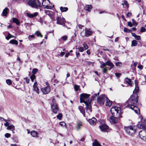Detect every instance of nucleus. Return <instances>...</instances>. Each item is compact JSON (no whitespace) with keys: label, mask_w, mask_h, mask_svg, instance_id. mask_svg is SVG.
I'll list each match as a JSON object with an SVG mask.
<instances>
[{"label":"nucleus","mask_w":146,"mask_h":146,"mask_svg":"<svg viewBox=\"0 0 146 146\" xmlns=\"http://www.w3.org/2000/svg\"><path fill=\"white\" fill-rule=\"evenodd\" d=\"M111 113L113 116H108V119L112 121L115 123H117L119 120V118L122 117L121 108L120 107H112L110 110Z\"/></svg>","instance_id":"1"},{"label":"nucleus","mask_w":146,"mask_h":146,"mask_svg":"<svg viewBox=\"0 0 146 146\" xmlns=\"http://www.w3.org/2000/svg\"><path fill=\"white\" fill-rule=\"evenodd\" d=\"M51 109L52 112L56 114L59 111V108L57 104L56 103L55 100L53 98L52 102L51 103Z\"/></svg>","instance_id":"2"},{"label":"nucleus","mask_w":146,"mask_h":146,"mask_svg":"<svg viewBox=\"0 0 146 146\" xmlns=\"http://www.w3.org/2000/svg\"><path fill=\"white\" fill-rule=\"evenodd\" d=\"M28 1L29 5L33 7L37 8L38 7H42L41 4L38 0H29Z\"/></svg>","instance_id":"3"},{"label":"nucleus","mask_w":146,"mask_h":146,"mask_svg":"<svg viewBox=\"0 0 146 146\" xmlns=\"http://www.w3.org/2000/svg\"><path fill=\"white\" fill-rule=\"evenodd\" d=\"M124 129L126 133L130 135H132L136 131V129L132 126H129L128 127H124Z\"/></svg>","instance_id":"4"},{"label":"nucleus","mask_w":146,"mask_h":146,"mask_svg":"<svg viewBox=\"0 0 146 146\" xmlns=\"http://www.w3.org/2000/svg\"><path fill=\"white\" fill-rule=\"evenodd\" d=\"M138 97L137 94L131 95L130 98L127 101V103L130 104H136L137 102Z\"/></svg>","instance_id":"5"},{"label":"nucleus","mask_w":146,"mask_h":146,"mask_svg":"<svg viewBox=\"0 0 146 146\" xmlns=\"http://www.w3.org/2000/svg\"><path fill=\"white\" fill-rule=\"evenodd\" d=\"M90 96L89 94L86 93H83L80 95V101L81 103H84L87 102L88 98Z\"/></svg>","instance_id":"6"},{"label":"nucleus","mask_w":146,"mask_h":146,"mask_svg":"<svg viewBox=\"0 0 146 146\" xmlns=\"http://www.w3.org/2000/svg\"><path fill=\"white\" fill-rule=\"evenodd\" d=\"M42 6L44 7V8L51 9L54 7V5L52 6L50 5V2L48 0H43L42 3Z\"/></svg>","instance_id":"7"},{"label":"nucleus","mask_w":146,"mask_h":146,"mask_svg":"<svg viewBox=\"0 0 146 146\" xmlns=\"http://www.w3.org/2000/svg\"><path fill=\"white\" fill-rule=\"evenodd\" d=\"M107 99H108V98L106 97L105 95L103 94L98 98L97 103L100 105H102Z\"/></svg>","instance_id":"8"},{"label":"nucleus","mask_w":146,"mask_h":146,"mask_svg":"<svg viewBox=\"0 0 146 146\" xmlns=\"http://www.w3.org/2000/svg\"><path fill=\"white\" fill-rule=\"evenodd\" d=\"M56 23L58 24L63 25L65 23V19L64 18L60 17H57L56 18Z\"/></svg>","instance_id":"9"},{"label":"nucleus","mask_w":146,"mask_h":146,"mask_svg":"<svg viewBox=\"0 0 146 146\" xmlns=\"http://www.w3.org/2000/svg\"><path fill=\"white\" fill-rule=\"evenodd\" d=\"M106 65L109 66L111 69L113 68L114 66V65L113 63L110 61L108 60L107 61L106 63H102L100 66V68H103L105 67Z\"/></svg>","instance_id":"10"},{"label":"nucleus","mask_w":146,"mask_h":146,"mask_svg":"<svg viewBox=\"0 0 146 146\" xmlns=\"http://www.w3.org/2000/svg\"><path fill=\"white\" fill-rule=\"evenodd\" d=\"M140 137L143 140L146 141V131L143 129L140 131L139 133Z\"/></svg>","instance_id":"11"},{"label":"nucleus","mask_w":146,"mask_h":146,"mask_svg":"<svg viewBox=\"0 0 146 146\" xmlns=\"http://www.w3.org/2000/svg\"><path fill=\"white\" fill-rule=\"evenodd\" d=\"M91 100L90 99H88V102L85 103L87 111H88V112H92V106L91 105Z\"/></svg>","instance_id":"12"},{"label":"nucleus","mask_w":146,"mask_h":146,"mask_svg":"<svg viewBox=\"0 0 146 146\" xmlns=\"http://www.w3.org/2000/svg\"><path fill=\"white\" fill-rule=\"evenodd\" d=\"M128 107L134 110L136 113L137 114L139 113V110L136 106L134 105L129 104L128 106Z\"/></svg>","instance_id":"13"},{"label":"nucleus","mask_w":146,"mask_h":146,"mask_svg":"<svg viewBox=\"0 0 146 146\" xmlns=\"http://www.w3.org/2000/svg\"><path fill=\"white\" fill-rule=\"evenodd\" d=\"M93 33V32L90 29L86 28L85 30V36L86 37H88L91 36Z\"/></svg>","instance_id":"14"},{"label":"nucleus","mask_w":146,"mask_h":146,"mask_svg":"<svg viewBox=\"0 0 146 146\" xmlns=\"http://www.w3.org/2000/svg\"><path fill=\"white\" fill-rule=\"evenodd\" d=\"M41 90L44 94H47L50 92V89L49 86H47L42 88Z\"/></svg>","instance_id":"15"},{"label":"nucleus","mask_w":146,"mask_h":146,"mask_svg":"<svg viewBox=\"0 0 146 146\" xmlns=\"http://www.w3.org/2000/svg\"><path fill=\"white\" fill-rule=\"evenodd\" d=\"M99 127L102 131L105 132L108 129V126L106 124H102L99 126Z\"/></svg>","instance_id":"16"},{"label":"nucleus","mask_w":146,"mask_h":146,"mask_svg":"<svg viewBox=\"0 0 146 146\" xmlns=\"http://www.w3.org/2000/svg\"><path fill=\"white\" fill-rule=\"evenodd\" d=\"M34 90L38 94H39V90L38 88L37 87V83L35 82L33 85Z\"/></svg>","instance_id":"17"},{"label":"nucleus","mask_w":146,"mask_h":146,"mask_svg":"<svg viewBox=\"0 0 146 146\" xmlns=\"http://www.w3.org/2000/svg\"><path fill=\"white\" fill-rule=\"evenodd\" d=\"M97 120L94 117H92L91 119H89L88 120L89 122L91 125H94L96 124Z\"/></svg>","instance_id":"18"},{"label":"nucleus","mask_w":146,"mask_h":146,"mask_svg":"<svg viewBox=\"0 0 146 146\" xmlns=\"http://www.w3.org/2000/svg\"><path fill=\"white\" fill-rule=\"evenodd\" d=\"M137 127L139 129H145V125L143 123H141L140 122H139L137 125Z\"/></svg>","instance_id":"19"},{"label":"nucleus","mask_w":146,"mask_h":146,"mask_svg":"<svg viewBox=\"0 0 146 146\" xmlns=\"http://www.w3.org/2000/svg\"><path fill=\"white\" fill-rule=\"evenodd\" d=\"M8 11H9V9L7 7L5 8L3 10L1 15L4 16H6Z\"/></svg>","instance_id":"20"},{"label":"nucleus","mask_w":146,"mask_h":146,"mask_svg":"<svg viewBox=\"0 0 146 146\" xmlns=\"http://www.w3.org/2000/svg\"><path fill=\"white\" fill-rule=\"evenodd\" d=\"M135 88L133 91V94H137V93L139 91V88L138 86V84L137 83L135 84Z\"/></svg>","instance_id":"21"},{"label":"nucleus","mask_w":146,"mask_h":146,"mask_svg":"<svg viewBox=\"0 0 146 146\" xmlns=\"http://www.w3.org/2000/svg\"><path fill=\"white\" fill-rule=\"evenodd\" d=\"M78 109L80 112L83 114L84 116H85V111L84 108L82 106H79Z\"/></svg>","instance_id":"22"},{"label":"nucleus","mask_w":146,"mask_h":146,"mask_svg":"<svg viewBox=\"0 0 146 146\" xmlns=\"http://www.w3.org/2000/svg\"><path fill=\"white\" fill-rule=\"evenodd\" d=\"M31 135L34 137H38L37 132L35 131H31Z\"/></svg>","instance_id":"23"},{"label":"nucleus","mask_w":146,"mask_h":146,"mask_svg":"<svg viewBox=\"0 0 146 146\" xmlns=\"http://www.w3.org/2000/svg\"><path fill=\"white\" fill-rule=\"evenodd\" d=\"M7 129L9 130H11L12 131H13L15 130V127L14 125L12 124L8 126Z\"/></svg>","instance_id":"24"},{"label":"nucleus","mask_w":146,"mask_h":146,"mask_svg":"<svg viewBox=\"0 0 146 146\" xmlns=\"http://www.w3.org/2000/svg\"><path fill=\"white\" fill-rule=\"evenodd\" d=\"M86 8L85 9V10L88 12H90L92 8V7L91 5H87L86 6Z\"/></svg>","instance_id":"25"},{"label":"nucleus","mask_w":146,"mask_h":146,"mask_svg":"<svg viewBox=\"0 0 146 146\" xmlns=\"http://www.w3.org/2000/svg\"><path fill=\"white\" fill-rule=\"evenodd\" d=\"M93 146H101V145L98 142L96 139H95L94 142L93 143Z\"/></svg>","instance_id":"26"},{"label":"nucleus","mask_w":146,"mask_h":146,"mask_svg":"<svg viewBox=\"0 0 146 146\" xmlns=\"http://www.w3.org/2000/svg\"><path fill=\"white\" fill-rule=\"evenodd\" d=\"M106 100V106H110L112 104V102L110 101L108 98Z\"/></svg>","instance_id":"27"},{"label":"nucleus","mask_w":146,"mask_h":146,"mask_svg":"<svg viewBox=\"0 0 146 146\" xmlns=\"http://www.w3.org/2000/svg\"><path fill=\"white\" fill-rule=\"evenodd\" d=\"M13 22L15 23L17 25H19L20 23L19 20L15 18H13Z\"/></svg>","instance_id":"28"},{"label":"nucleus","mask_w":146,"mask_h":146,"mask_svg":"<svg viewBox=\"0 0 146 146\" xmlns=\"http://www.w3.org/2000/svg\"><path fill=\"white\" fill-rule=\"evenodd\" d=\"M125 80L126 82L130 86H132V84H131L132 81L130 79H129L128 78H126L125 79Z\"/></svg>","instance_id":"29"},{"label":"nucleus","mask_w":146,"mask_h":146,"mask_svg":"<svg viewBox=\"0 0 146 146\" xmlns=\"http://www.w3.org/2000/svg\"><path fill=\"white\" fill-rule=\"evenodd\" d=\"M60 9L62 12H66L68 10V8L67 7H61Z\"/></svg>","instance_id":"30"},{"label":"nucleus","mask_w":146,"mask_h":146,"mask_svg":"<svg viewBox=\"0 0 146 146\" xmlns=\"http://www.w3.org/2000/svg\"><path fill=\"white\" fill-rule=\"evenodd\" d=\"M82 124L80 122L78 123L77 124V125L76 126V129L77 130H79L81 127L82 126Z\"/></svg>","instance_id":"31"},{"label":"nucleus","mask_w":146,"mask_h":146,"mask_svg":"<svg viewBox=\"0 0 146 146\" xmlns=\"http://www.w3.org/2000/svg\"><path fill=\"white\" fill-rule=\"evenodd\" d=\"M138 43L137 41L135 40H134L132 41L131 46H136Z\"/></svg>","instance_id":"32"},{"label":"nucleus","mask_w":146,"mask_h":146,"mask_svg":"<svg viewBox=\"0 0 146 146\" xmlns=\"http://www.w3.org/2000/svg\"><path fill=\"white\" fill-rule=\"evenodd\" d=\"M10 43L11 44H15L17 45H18V42L15 40H12L10 41Z\"/></svg>","instance_id":"33"},{"label":"nucleus","mask_w":146,"mask_h":146,"mask_svg":"<svg viewBox=\"0 0 146 146\" xmlns=\"http://www.w3.org/2000/svg\"><path fill=\"white\" fill-rule=\"evenodd\" d=\"M35 34H36V36L38 37H42L43 36L41 33L38 31H36L35 33Z\"/></svg>","instance_id":"34"},{"label":"nucleus","mask_w":146,"mask_h":146,"mask_svg":"<svg viewBox=\"0 0 146 146\" xmlns=\"http://www.w3.org/2000/svg\"><path fill=\"white\" fill-rule=\"evenodd\" d=\"M45 13L46 15H48L50 17L53 14V12L51 11H45Z\"/></svg>","instance_id":"35"},{"label":"nucleus","mask_w":146,"mask_h":146,"mask_svg":"<svg viewBox=\"0 0 146 146\" xmlns=\"http://www.w3.org/2000/svg\"><path fill=\"white\" fill-rule=\"evenodd\" d=\"M35 36L33 35H29L28 37V39L30 40H31L33 39H35Z\"/></svg>","instance_id":"36"},{"label":"nucleus","mask_w":146,"mask_h":146,"mask_svg":"<svg viewBox=\"0 0 146 146\" xmlns=\"http://www.w3.org/2000/svg\"><path fill=\"white\" fill-rule=\"evenodd\" d=\"M83 46L84 47L85 50H86L88 48V45L86 44V43L85 42H84L83 44Z\"/></svg>","instance_id":"37"},{"label":"nucleus","mask_w":146,"mask_h":146,"mask_svg":"<svg viewBox=\"0 0 146 146\" xmlns=\"http://www.w3.org/2000/svg\"><path fill=\"white\" fill-rule=\"evenodd\" d=\"M59 124L62 127L65 126V127H66V124L63 121H62V122H60L59 123Z\"/></svg>","instance_id":"38"},{"label":"nucleus","mask_w":146,"mask_h":146,"mask_svg":"<svg viewBox=\"0 0 146 146\" xmlns=\"http://www.w3.org/2000/svg\"><path fill=\"white\" fill-rule=\"evenodd\" d=\"M38 70L37 69L34 68L33 70L32 71V73L33 74V75H34V74H35L36 73V72H38Z\"/></svg>","instance_id":"39"},{"label":"nucleus","mask_w":146,"mask_h":146,"mask_svg":"<svg viewBox=\"0 0 146 146\" xmlns=\"http://www.w3.org/2000/svg\"><path fill=\"white\" fill-rule=\"evenodd\" d=\"M36 77L34 75H32L30 77V78L31 80V81L32 82H34V80L35 78Z\"/></svg>","instance_id":"40"},{"label":"nucleus","mask_w":146,"mask_h":146,"mask_svg":"<svg viewBox=\"0 0 146 146\" xmlns=\"http://www.w3.org/2000/svg\"><path fill=\"white\" fill-rule=\"evenodd\" d=\"M132 23L134 26H136L137 25V23L135 20L132 19Z\"/></svg>","instance_id":"41"},{"label":"nucleus","mask_w":146,"mask_h":146,"mask_svg":"<svg viewBox=\"0 0 146 146\" xmlns=\"http://www.w3.org/2000/svg\"><path fill=\"white\" fill-rule=\"evenodd\" d=\"M57 118L59 120H61L62 117V115L61 113H59L57 116Z\"/></svg>","instance_id":"42"},{"label":"nucleus","mask_w":146,"mask_h":146,"mask_svg":"<svg viewBox=\"0 0 146 146\" xmlns=\"http://www.w3.org/2000/svg\"><path fill=\"white\" fill-rule=\"evenodd\" d=\"M6 83L9 85H11L12 83L10 79H7L6 80Z\"/></svg>","instance_id":"43"},{"label":"nucleus","mask_w":146,"mask_h":146,"mask_svg":"<svg viewBox=\"0 0 146 146\" xmlns=\"http://www.w3.org/2000/svg\"><path fill=\"white\" fill-rule=\"evenodd\" d=\"M77 49H78L79 52H83L84 50V48L82 47H80L77 48Z\"/></svg>","instance_id":"44"},{"label":"nucleus","mask_w":146,"mask_h":146,"mask_svg":"<svg viewBox=\"0 0 146 146\" xmlns=\"http://www.w3.org/2000/svg\"><path fill=\"white\" fill-rule=\"evenodd\" d=\"M27 16L30 18H32L34 17V16L33 15V14H30L28 13H27Z\"/></svg>","instance_id":"45"},{"label":"nucleus","mask_w":146,"mask_h":146,"mask_svg":"<svg viewBox=\"0 0 146 146\" xmlns=\"http://www.w3.org/2000/svg\"><path fill=\"white\" fill-rule=\"evenodd\" d=\"M124 31L125 32L129 33L131 32V30L128 29L127 28H125L124 29Z\"/></svg>","instance_id":"46"},{"label":"nucleus","mask_w":146,"mask_h":146,"mask_svg":"<svg viewBox=\"0 0 146 146\" xmlns=\"http://www.w3.org/2000/svg\"><path fill=\"white\" fill-rule=\"evenodd\" d=\"M145 29L143 27H142L140 30V32H144L146 31Z\"/></svg>","instance_id":"47"},{"label":"nucleus","mask_w":146,"mask_h":146,"mask_svg":"<svg viewBox=\"0 0 146 146\" xmlns=\"http://www.w3.org/2000/svg\"><path fill=\"white\" fill-rule=\"evenodd\" d=\"M115 65L117 66H120L121 65V63L119 62H118L116 63Z\"/></svg>","instance_id":"48"},{"label":"nucleus","mask_w":146,"mask_h":146,"mask_svg":"<svg viewBox=\"0 0 146 146\" xmlns=\"http://www.w3.org/2000/svg\"><path fill=\"white\" fill-rule=\"evenodd\" d=\"M103 72L104 73H105L108 71V69L106 68H103Z\"/></svg>","instance_id":"49"},{"label":"nucleus","mask_w":146,"mask_h":146,"mask_svg":"<svg viewBox=\"0 0 146 146\" xmlns=\"http://www.w3.org/2000/svg\"><path fill=\"white\" fill-rule=\"evenodd\" d=\"M74 87L75 90L76 91H78L79 88L78 86L76 84L75 85Z\"/></svg>","instance_id":"50"},{"label":"nucleus","mask_w":146,"mask_h":146,"mask_svg":"<svg viewBox=\"0 0 146 146\" xmlns=\"http://www.w3.org/2000/svg\"><path fill=\"white\" fill-rule=\"evenodd\" d=\"M62 38L64 40V41H66V40L67 39V37L66 36H63L62 37Z\"/></svg>","instance_id":"51"},{"label":"nucleus","mask_w":146,"mask_h":146,"mask_svg":"<svg viewBox=\"0 0 146 146\" xmlns=\"http://www.w3.org/2000/svg\"><path fill=\"white\" fill-rule=\"evenodd\" d=\"M135 38L137 40H139L141 39L140 36L139 35H137L135 37Z\"/></svg>","instance_id":"52"},{"label":"nucleus","mask_w":146,"mask_h":146,"mask_svg":"<svg viewBox=\"0 0 146 146\" xmlns=\"http://www.w3.org/2000/svg\"><path fill=\"white\" fill-rule=\"evenodd\" d=\"M5 136L7 138L11 136V134L9 133H6L5 134Z\"/></svg>","instance_id":"53"},{"label":"nucleus","mask_w":146,"mask_h":146,"mask_svg":"<svg viewBox=\"0 0 146 146\" xmlns=\"http://www.w3.org/2000/svg\"><path fill=\"white\" fill-rule=\"evenodd\" d=\"M115 74L117 77L119 78L121 75V74L118 73H116Z\"/></svg>","instance_id":"54"},{"label":"nucleus","mask_w":146,"mask_h":146,"mask_svg":"<svg viewBox=\"0 0 146 146\" xmlns=\"http://www.w3.org/2000/svg\"><path fill=\"white\" fill-rule=\"evenodd\" d=\"M138 68H139L140 70H141L143 69V66L141 64L139 65L138 67Z\"/></svg>","instance_id":"55"},{"label":"nucleus","mask_w":146,"mask_h":146,"mask_svg":"<svg viewBox=\"0 0 146 146\" xmlns=\"http://www.w3.org/2000/svg\"><path fill=\"white\" fill-rule=\"evenodd\" d=\"M128 25L130 27H132L133 26V24L131 22H127Z\"/></svg>","instance_id":"56"},{"label":"nucleus","mask_w":146,"mask_h":146,"mask_svg":"<svg viewBox=\"0 0 146 146\" xmlns=\"http://www.w3.org/2000/svg\"><path fill=\"white\" fill-rule=\"evenodd\" d=\"M10 35H11V34L10 33H9L8 35L6 37V38L7 40H8L10 38Z\"/></svg>","instance_id":"57"},{"label":"nucleus","mask_w":146,"mask_h":146,"mask_svg":"<svg viewBox=\"0 0 146 146\" xmlns=\"http://www.w3.org/2000/svg\"><path fill=\"white\" fill-rule=\"evenodd\" d=\"M124 3L125 5H126L127 6V7L128 8V3L125 0L124 1Z\"/></svg>","instance_id":"58"},{"label":"nucleus","mask_w":146,"mask_h":146,"mask_svg":"<svg viewBox=\"0 0 146 146\" xmlns=\"http://www.w3.org/2000/svg\"><path fill=\"white\" fill-rule=\"evenodd\" d=\"M24 79L26 80V82L27 83H29L30 81V79H29L27 78H25Z\"/></svg>","instance_id":"59"},{"label":"nucleus","mask_w":146,"mask_h":146,"mask_svg":"<svg viewBox=\"0 0 146 146\" xmlns=\"http://www.w3.org/2000/svg\"><path fill=\"white\" fill-rule=\"evenodd\" d=\"M132 15V13H131L129 12L128 13L127 15V17H129L131 16Z\"/></svg>","instance_id":"60"},{"label":"nucleus","mask_w":146,"mask_h":146,"mask_svg":"<svg viewBox=\"0 0 146 146\" xmlns=\"http://www.w3.org/2000/svg\"><path fill=\"white\" fill-rule=\"evenodd\" d=\"M17 60L19 61L20 63H22V61L21 60L19 56H18L17 58Z\"/></svg>","instance_id":"61"},{"label":"nucleus","mask_w":146,"mask_h":146,"mask_svg":"<svg viewBox=\"0 0 146 146\" xmlns=\"http://www.w3.org/2000/svg\"><path fill=\"white\" fill-rule=\"evenodd\" d=\"M76 53L77 57H78L80 56V53L79 52L76 51Z\"/></svg>","instance_id":"62"},{"label":"nucleus","mask_w":146,"mask_h":146,"mask_svg":"<svg viewBox=\"0 0 146 146\" xmlns=\"http://www.w3.org/2000/svg\"><path fill=\"white\" fill-rule=\"evenodd\" d=\"M78 26L80 29H82L83 27H84V26L81 25H78Z\"/></svg>","instance_id":"63"},{"label":"nucleus","mask_w":146,"mask_h":146,"mask_svg":"<svg viewBox=\"0 0 146 146\" xmlns=\"http://www.w3.org/2000/svg\"><path fill=\"white\" fill-rule=\"evenodd\" d=\"M9 124V123L8 122H6V123H5L4 124L5 126H8Z\"/></svg>","instance_id":"64"}]
</instances>
